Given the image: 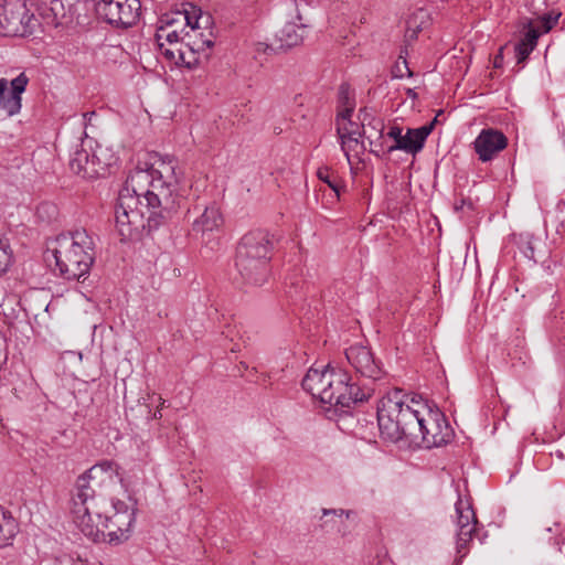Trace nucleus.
Returning <instances> with one entry per match:
<instances>
[{
    "mask_svg": "<svg viewBox=\"0 0 565 565\" xmlns=\"http://www.w3.org/2000/svg\"><path fill=\"white\" fill-rule=\"evenodd\" d=\"M118 479L117 465L108 460L94 465L77 479L71 501V514L73 522L84 535H94L97 531L92 523H87L88 512L97 511L95 508L99 504L107 505V499L96 494L94 487L111 486Z\"/></svg>",
    "mask_w": 565,
    "mask_h": 565,
    "instance_id": "20e7f679",
    "label": "nucleus"
},
{
    "mask_svg": "<svg viewBox=\"0 0 565 565\" xmlns=\"http://www.w3.org/2000/svg\"><path fill=\"white\" fill-rule=\"evenodd\" d=\"M72 565H100V564H92L86 557H82L77 555L76 558L72 557Z\"/></svg>",
    "mask_w": 565,
    "mask_h": 565,
    "instance_id": "7c9ffc66",
    "label": "nucleus"
},
{
    "mask_svg": "<svg viewBox=\"0 0 565 565\" xmlns=\"http://www.w3.org/2000/svg\"><path fill=\"white\" fill-rule=\"evenodd\" d=\"M345 358L356 373L371 380H379L383 370L371 349L363 344H353L345 350Z\"/></svg>",
    "mask_w": 565,
    "mask_h": 565,
    "instance_id": "2eb2a0df",
    "label": "nucleus"
},
{
    "mask_svg": "<svg viewBox=\"0 0 565 565\" xmlns=\"http://www.w3.org/2000/svg\"><path fill=\"white\" fill-rule=\"evenodd\" d=\"M118 162L117 152L109 145L85 137L70 154L71 170L83 179H97L110 173Z\"/></svg>",
    "mask_w": 565,
    "mask_h": 565,
    "instance_id": "6e6552de",
    "label": "nucleus"
},
{
    "mask_svg": "<svg viewBox=\"0 0 565 565\" xmlns=\"http://www.w3.org/2000/svg\"><path fill=\"white\" fill-rule=\"evenodd\" d=\"M271 243L267 233L255 231L243 236L236 252V268L243 281L262 286L268 278Z\"/></svg>",
    "mask_w": 565,
    "mask_h": 565,
    "instance_id": "0eeeda50",
    "label": "nucleus"
},
{
    "mask_svg": "<svg viewBox=\"0 0 565 565\" xmlns=\"http://www.w3.org/2000/svg\"><path fill=\"white\" fill-rule=\"evenodd\" d=\"M353 107H345L337 117V132L339 138L355 137L365 135L374 149H377L379 141L383 139L384 122L382 119H373L367 126L360 125L351 119Z\"/></svg>",
    "mask_w": 565,
    "mask_h": 565,
    "instance_id": "ddd939ff",
    "label": "nucleus"
},
{
    "mask_svg": "<svg viewBox=\"0 0 565 565\" xmlns=\"http://www.w3.org/2000/svg\"><path fill=\"white\" fill-rule=\"evenodd\" d=\"M499 56L495 57V61H494V66H498V63H500V60H498Z\"/></svg>",
    "mask_w": 565,
    "mask_h": 565,
    "instance_id": "e433bc0d",
    "label": "nucleus"
},
{
    "mask_svg": "<svg viewBox=\"0 0 565 565\" xmlns=\"http://www.w3.org/2000/svg\"><path fill=\"white\" fill-rule=\"evenodd\" d=\"M431 129L433 124L406 129L398 125H393L386 135L383 132V139L379 141L377 149H372V152L379 154L380 152L392 153L401 150L415 156L424 148Z\"/></svg>",
    "mask_w": 565,
    "mask_h": 565,
    "instance_id": "1a4fd4ad",
    "label": "nucleus"
},
{
    "mask_svg": "<svg viewBox=\"0 0 565 565\" xmlns=\"http://www.w3.org/2000/svg\"><path fill=\"white\" fill-rule=\"evenodd\" d=\"M381 436L392 443L406 440L425 448L448 444L454 431L445 415L427 403L409 397L402 390L387 392L377 404Z\"/></svg>",
    "mask_w": 565,
    "mask_h": 565,
    "instance_id": "f03ea898",
    "label": "nucleus"
},
{
    "mask_svg": "<svg viewBox=\"0 0 565 565\" xmlns=\"http://www.w3.org/2000/svg\"><path fill=\"white\" fill-rule=\"evenodd\" d=\"M214 42L210 38H201L200 40L191 41L179 46L180 65L189 68L195 66L201 55L207 57V50L213 46Z\"/></svg>",
    "mask_w": 565,
    "mask_h": 565,
    "instance_id": "a211bd4d",
    "label": "nucleus"
},
{
    "mask_svg": "<svg viewBox=\"0 0 565 565\" xmlns=\"http://www.w3.org/2000/svg\"><path fill=\"white\" fill-rule=\"evenodd\" d=\"M160 53L168 62L180 65L179 45H168L164 42H157Z\"/></svg>",
    "mask_w": 565,
    "mask_h": 565,
    "instance_id": "cd10ccee",
    "label": "nucleus"
},
{
    "mask_svg": "<svg viewBox=\"0 0 565 565\" xmlns=\"http://www.w3.org/2000/svg\"><path fill=\"white\" fill-rule=\"evenodd\" d=\"M29 77L25 73H20L15 78L9 82L7 78H0V110L7 116L18 115L22 108V94L25 92Z\"/></svg>",
    "mask_w": 565,
    "mask_h": 565,
    "instance_id": "4468645a",
    "label": "nucleus"
},
{
    "mask_svg": "<svg viewBox=\"0 0 565 565\" xmlns=\"http://www.w3.org/2000/svg\"><path fill=\"white\" fill-rule=\"evenodd\" d=\"M329 513H334V514H337L339 516L345 515L347 518H349V515H350V512L349 511H344V510H338V511L337 510H332V511L331 510H323V514L324 515H327Z\"/></svg>",
    "mask_w": 565,
    "mask_h": 565,
    "instance_id": "2f4dec72",
    "label": "nucleus"
},
{
    "mask_svg": "<svg viewBox=\"0 0 565 565\" xmlns=\"http://www.w3.org/2000/svg\"><path fill=\"white\" fill-rule=\"evenodd\" d=\"M350 381L347 372L331 369L329 365L322 370L311 367L302 380V388L321 403L340 409L365 402L374 394V388L361 387Z\"/></svg>",
    "mask_w": 565,
    "mask_h": 565,
    "instance_id": "7ed1b4c3",
    "label": "nucleus"
},
{
    "mask_svg": "<svg viewBox=\"0 0 565 565\" xmlns=\"http://www.w3.org/2000/svg\"><path fill=\"white\" fill-rule=\"evenodd\" d=\"M317 177L320 181L328 184V186L334 191L337 196L340 195V182L329 168H319L317 171Z\"/></svg>",
    "mask_w": 565,
    "mask_h": 565,
    "instance_id": "bb28decb",
    "label": "nucleus"
},
{
    "mask_svg": "<svg viewBox=\"0 0 565 565\" xmlns=\"http://www.w3.org/2000/svg\"><path fill=\"white\" fill-rule=\"evenodd\" d=\"M180 25L173 14H164L160 18L156 31V42H164L168 45L184 44V40L192 38L190 32H184V28L178 29Z\"/></svg>",
    "mask_w": 565,
    "mask_h": 565,
    "instance_id": "f3484780",
    "label": "nucleus"
},
{
    "mask_svg": "<svg viewBox=\"0 0 565 565\" xmlns=\"http://www.w3.org/2000/svg\"><path fill=\"white\" fill-rule=\"evenodd\" d=\"M223 224L222 214L215 205L206 206L203 213L194 220L192 231L195 235L204 236L206 233L218 230Z\"/></svg>",
    "mask_w": 565,
    "mask_h": 565,
    "instance_id": "aec40b11",
    "label": "nucleus"
},
{
    "mask_svg": "<svg viewBox=\"0 0 565 565\" xmlns=\"http://www.w3.org/2000/svg\"><path fill=\"white\" fill-rule=\"evenodd\" d=\"M427 17V13L425 10L420 9L418 10V12L415 14L414 19L409 20L407 22V34H409V32H412V34L409 36H414L416 34V32L420 29L419 26L415 25L414 26V20H416L417 18H420V19H424Z\"/></svg>",
    "mask_w": 565,
    "mask_h": 565,
    "instance_id": "c756f323",
    "label": "nucleus"
},
{
    "mask_svg": "<svg viewBox=\"0 0 565 565\" xmlns=\"http://www.w3.org/2000/svg\"><path fill=\"white\" fill-rule=\"evenodd\" d=\"M183 172L170 157L157 158L149 168L134 169L119 191L115 225L121 241L131 239L146 227L157 228L181 205Z\"/></svg>",
    "mask_w": 565,
    "mask_h": 565,
    "instance_id": "f257e3e1",
    "label": "nucleus"
},
{
    "mask_svg": "<svg viewBox=\"0 0 565 565\" xmlns=\"http://www.w3.org/2000/svg\"><path fill=\"white\" fill-rule=\"evenodd\" d=\"M172 14L180 26L190 28L189 32L194 33V35H196V32L202 28V20H205V23H209V17L204 18L202 11L193 6L190 10L178 11Z\"/></svg>",
    "mask_w": 565,
    "mask_h": 565,
    "instance_id": "412c9836",
    "label": "nucleus"
},
{
    "mask_svg": "<svg viewBox=\"0 0 565 565\" xmlns=\"http://www.w3.org/2000/svg\"><path fill=\"white\" fill-rule=\"evenodd\" d=\"M363 138H365V135L339 138L341 142V149L345 154L349 163H351V156H359L364 151L365 147Z\"/></svg>",
    "mask_w": 565,
    "mask_h": 565,
    "instance_id": "393cba45",
    "label": "nucleus"
},
{
    "mask_svg": "<svg viewBox=\"0 0 565 565\" xmlns=\"http://www.w3.org/2000/svg\"><path fill=\"white\" fill-rule=\"evenodd\" d=\"M52 249L58 274L67 280L86 278L95 259L94 237L84 228L60 235Z\"/></svg>",
    "mask_w": 565,
    "mask_h": 565,
    "instance_id": "39448f33",
    "label": "nucleus"
},
{
    "mask_svg": "<svg viewBox=\"0 0 565 565\" xmlns=\"http://www.w3.org/2000/svg\"><path fill=\"white\" fill-rule=\"evenodd\" d=\"M559 15L561 14L557 13V14H547V15L542 17L540 20V23H541V30H539L540 34L547 33L557 23Z\"/></svg>",
    "mask_w": 565,
    "mask_h": 565,
    "instance_id": "c85d7f7f",
    "label": "nucleus"
},
{
    "mask_svg": "<svg viewBox=\"0 0 565 565\" xmlns=\"http://www.w3.org/2000/svg\"><path fill=\"white\" fill-rule=\"evenodd\" d=\"M161 411L160 409H157L154 413H153V418L158 419V418H161Z\"/></svg>",
    "mask_w": 565,
    "mask_h": 565,
    "instance_id": "72a5a7b5",
    "label": "nucleus"
},
{
    "mask_svg": "<svg viewBox=\"0 0 565 565\" xmlns=\"http://www.w3.org/2000/svg\"><path fill=\"white\" fill-rule=\"evenodd\" d=\"M166 401L162 397H159V405L160 407L164 406Z\"/></svg>",
    "mask_w": 565,
    "mask_h": 565,
    "instance_id": "f704fd0d",
    "label": "nucleus"
},
{
    "mask_svg": "<svg viewBox=\"0 0 565 565\" xmlns=\"http://www.w3.org/2000/svg\"><path fill=\"white\" fill-rule=\"evenodd\" d=\"M456 551L458 558H463L469 552V544L477 533V518L471 501L459 497L456 504Z\"/></svg>",
    "mask_w": 565,
    "mask_h": 565,
    "instance_id": "f8f14e48",
    "label": "nucleus"
},
{
    "mask_svg": "<svg viewBox=\"0 0 565 565\" xmlns=\"http://www.w3.org/2000/svg\"><path fill=\"white\" fill-rule=\"evenodd\" d=\"M499 56L495 57V61H494V66H498V63H500V60H498Z\"/></svg>",
    "mask_w": 565,
    "mask_h": 565,
    "instance_id": "c9c22d12",
    "label": "nucleus"
},
{
    "mask_svg": "<svg viewBox=\"0 0 565 565\" xmlns=\"http://www.w3.org/2000/svg\"><path fill=\"white\" fill-rule=\"evenodd\" d=\"M523 254L525 255V257H527L530 259L534 257V250L530 243L523 249Z\"/></svg>",
    "mask_w": 565,
    "mask_h": 565,
    "instance_id": "473e14b6",
    "label": "nucleus"
},
{
    "mask_svg": "<svg viewBox=\"0 0 565 565\" xmlns=\"http://www.w3.org/2000/svg\"><path fill=\"white\" fill-rule=\"evenodd\" d=\"M97 15L107 23L128 28L140 17V0H93Z\"/></svg>",
    "mask_w": 565,
    "mask_h": 565,
    "instance_id": "9b49d317",
    "label": "nucleus"
},
{
    "mask_svg": "<svg viewBox=\"0 0 565 565\" xmlns=\"http://www.w3.org/2000/svg\"><path fill=\"white\" fill-rule=\"evenodd\" d=\"M507 146L505 135L494 128L482 129L472 142V148L481 162L494 160Z\"/></svg>",
    "mask_w": 565,
    "mask_h": 565,
    "instance_id": "dca6fc26",
    "label": "nucleus"
},
{
    "mask_svg": "<svg viewBox=\"0 0 565 565\" xmlns=\"http://www.w3.org/2000/svg\"><path fill=\"white\" fill-rule=\"evenodd\" d=\"M17 523L13 518L6 514L0 508V547H4L11 543L15 535Z\"/></svg>",
    "mask_w": 565,
    "mask_h": 565,
    "instance_id": "b1692460",
    "label": "nucleus"
},
{
    "mask_svg": "<svg viewBox=\"0 0 565 565\" xmlns=\"http://www.w3.org/2000/svg\"><path fill=\"white\" fill-rule=\"evenodd\" d=\"M36 26V19L24 0H3L0 4V33L4 36H25Z\"/></svg>",
    "mask_w": 565,
    "mask_h": 565,
    "instance_id": "9d476101",
    "label": "nucleus"
},
{
    "mask_svg": "<svg viewBox=\"0 0 565 565\" xmlns=\"http://www.w3.org/2000/svg\"><path fill=\"white\" fill-rule=\"evenodd\" d=\"M97 511H89L87 523L96 527V534L85 535L86 537L98 541L107 536L111 544H120L127 541L132 532L136 520L135 503L122 500H107V505L99 504L95 508Z\"/></svg>",
    "mask_w": 565,
    "mask_h": 565,
    "instance_id": "423d86ee",
    "label": "nucleus"
},
{
    "mask_svg": "<svg viewBox=\"0 0 565 565\" xmlns=\"http://www.w3.org/2000/svg\"><path fill=\"white\" fill-rule=\"evenodd\" d=\"M539 36L540 31L535 29L531 23H529L527 31L525 32L521 41L515 45V57L519 63L524 61L534 50Z\"/></svg>",
    "mask_w": 565,
    "mask_h": 565,
    "instance_id": "5701e85b",
    "label": "nucleus"
},
{
    "mask_svg": "<svg viewBox=\"0 0 565 565\" xmlns=\"http://www.w3.org/2000/svg\"><path fill=\"white\" fill-rule=\"evenodd\" d=\"M12 256L9 239L0 233V275L6 273L12 264Z\"/></svg>",
    "mask_w": 565,
    "mask_h": 565,
    "instance_id": "a878e982",
    "label": "nucleus"
},
{
    "mask_svg": "<svg viewBox=\"0 0 565 565\" xmlns=\"http://www.w3.org/2000/svg\"><path fill=\"white\" fill-rule=\"evenodd\" d=\"M305 24H298L295 22L286 23L278 34L281 46L292 47L300 44L305 36Z\"/></svg>",
    "mask_w": 565,
    "mask_h": 565,
    "instance_id": "4be33fe9",
    "label": "nucleus"
},
{
    "mask_svg": "<svg viewBox=\"0 0 565 565\" xmlns=\"http://www.w3.org/2000/svg\"><path fill=\"white\" fill-rule=\"evenodd\" d=\"M74 0H39L38 10L47 23L58 24L71 12Z\"/></svg>",
    "mask_w": 565,
    "mask_h": 565,
    "instance_id": "6ab92c4d",
    "label": "nucleus"
}]
</instances>
